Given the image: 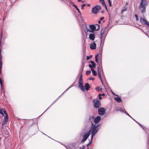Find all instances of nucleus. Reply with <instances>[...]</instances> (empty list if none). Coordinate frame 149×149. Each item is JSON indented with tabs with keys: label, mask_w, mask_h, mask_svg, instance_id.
I'll use <instances>...</instances> for the list:
<instances>
[{
	"label": "nucleus",
	"mask_w": 149,
	"mask_h": 149,
	"mask_svg": "<svg viewBox=\"0 0 149 149\" xmlns=\"http://www.w3.org/2000/svg\"><path fill=\"white\" fill-rule=\"evenodd\" d=\"M101 119V117L100 116H97L95 118H94V123L95 124H92V125L91 127V128L92 130L91 139H93L94 135L97 133L99 129V124H97V123Z\"/></svg>",
	"instance_id": "1"
},
{
	"label": "nucleus",
	"mask_w": 149,
	"mask_h": 149,
	"mask_svg": "<svg viewBox=\"0 0 149 149\" xmlns=\"http://www.w3.org/2000/svg\"><path fill=\"white\" fill-rule=\"evenodd\" d=\"M101 7L99 5L96 6H95L93 7L92 9V12L94 14H97L99 12V11L101 9Z\"/></svg>",
	"instance_id": "2"
},
{
	"label": "nucleus",
	"mask_w": 149,
	"mask_h": 149,
	"mask_svg": "<svg viewBox=\"0 0 149 149\" xmlns=\"http://www.w3.org/2000/svg\"><path fill=\"white\" fill-rule=\"evenodd\" d=\"M94 107L96 108H98L101 105L100 101L98 99H95L93 101Z\"/></svg>",
	"instance_id": "3"
},
{
	"label": "nucleus",
	"mask_w": 149,
	"mask_h": 149,
	"mask_svg": "<svg viewBox=\"0 0 149 149\" xmlns=\"http://www.w3.org/2000/svg\"><path fill=\"white\" fill-rule=\"evenodd\" d=\"M107 31H106L105 29H102L101 31L100 35L101 39H104L107 33Z\"/></svg>",
	"instance_id": "4"
},
{
	"label": "nucleus",
	"mask_w": 149,
	"mask_h": 149,
	"mask_svg": "<svg viewBox=\"0 0 149 149\" xmlns=\"http://www.w3.org/2000/svg\"><path fill=\"white\" fill-rule=\"evenodd\" d=\"M91 132H92V130H91V129L87 133H86L83 136V139L81 141L82 143H84L85 141L88 138L90 135V133Z\"/></svg>",
	"instance_id": "5"
},
{
	"label": "nucleus",
	"mask_w": 149,
	"mask_h": 149,
	"mask_svg": "<svg viewBox=\"0 0 149 149\" xmlns=\"http://www.w3.org/2000/svg\"><path fill=\"white\" fill-rule=\"evenodd\" d=\"M140 21L143 24L146 25L149 27V22L144 19L141 18L140 19Z\"/></svg>",
	"instance_id": "6"
},
{
	"label": "nucleus",
	"mask_w": 149,
	"mask_h": 149,
	"mask_svg": "<svg viewBox=\"0 0 149 149\" xmlns=\"http://www.w3.org/2000/svg\"><path fill=\"white\" fill-rule=\"evenodd\" d=\"M79 87L82 91H85V88L83 86V81H79Z\"/></svg>",
	"instance_id": "7"
},
{
	"label": "nucleus",
	"mask_w": 149,
	"mask_h": 149,
	"mask_svg": "<svg viewBox=\"0 0 149 149\" xmlns=\"http://www.w3.org/2000/svg\"><path fill=\"white\" fill-rule=\"evenodd\" d=\"M105 110L104 108H100L98 109V112L100 115L103 116L105 113Z\"/></svg>",
	"instance_id": "8"
},
{
	"label": "nucleus",
	"mask_w": 149,
	"mask_h": 149,
	"mask_svg": "<svg viewBox=\"0 0 149 149\" xmlns=\"http://www.w3.org/2000/svg\"><path fill=\"white\" fill-rule=\"evenodd\" d=\"M148 6V3L146 0H141L139 6L146 7Z\"/></svg>",
	"instance_id": "9"
},
{
	"label": "nucleus",
	"mask_w": 149,
	"mask_h": 149,
	"mask_svg": "<svg viewBox=\"0 0 149 149\" xmlns=\"http://www.w3.org/2000/svg\"><path fill=\"white\" fill-rule=\"evenodd\" d=\"M139 10L142 13H143L146 12V7L139 6Z\"/></svg>",
	"instance_id": "10"
},
{
	"label": "nucleus",
	"mask_w": 149,
	"mask_h": 149,
	"mask_svg": "<svg viewBox=\"0 0 149 149\" xmlns=\"http://www.w3.org/2000/svg\"><path fill=\"white\" fill-rule=\"evenodd\" d=\"M96 48V45L95 42H93V43L91 44L90 46V48L91 49H95Z\"/></svg>",
	"instance_id": "11"
},
{
	"label": "nucleus",
	"mask_w": 149,
	"mask_h": 149,
	"mask_svg": "<svg viewBox=\"0 0 149 149\" xmlns=\"http://www.w3.org/2000/svg\"><path fill=\"white\" fill-rule=\"evenodd\" d=\"M90 63L92 64V65L91 64H90L89 65V67L91 68H95L96 67V65L95 62L93 61H90Z\"/></svg>",
	"instance_id": "12"
},
{
	"label": "nucleus",
	"mask_w": 149,
	"mask_h": 149,
	"mask_svg": "<svg viewBox=\"0 0 149 149\" xmlns=\"http://www.w3.org/2000/svg\"><path fill=\"white\" fill-rule=\"evenodd\" d=\"M94 117L93 116H90L88 119V122L91 123V125H92V124H94L93 121H94Z\"/></svg>",
	"instance_id": "13"
},
{
	"label": "nucleus",
	"mask_w": 149,
	"mask_h": 149,
	"mask_svg": "<svg viewBox=\"0 0 149 149\" xmlns=\"http://www.w3.org/2000/svg\"><path fill=\"white\" fill-rule=\"evenodd\" d=\"M99 69H100V67H99V66L97 67V69H98L97 71H98V76L100 79V80H101V81L102 82V77H101V73L100 71L99 70Z\"/></svg>",
	"instance_id": "14"
},
{
	"label": "nucleus",
	"mask_w": 149,
	"mask_h": 149,
	"mask_svg": "<svg viewBox=\"0 0 149 149\" xmlns=\"http://www.w3.org/2000/svg\"><path fill=\"white\" fill-rule=\"evenodd\" d=\"M89 38L90 40H93L95 38V35L93 34H90L89 36Z\"/></svg>",
	"instance_id": "15"
},
{
	"label": "nucleus",
	"mask_w": 149,
	"mask_h": 149,
	"mask_svg": "<svg viewBox=\"0 0 149 149\" xmlns=\"http://www.w3.org/2000/svg\"><path fill=\"white\" fill-rule=\"evenodd\" d=\"M85 89L86 91H88L90 88V86L88 83H86L85 84Z\"/></svg>",
	"instance_id": "16"
},
{
	"label": "nucleus",
	"mask_w": 149,
	"mask_h": 149,
	"mask_svg": "<svg viewBox=\"0 0 149 149\" xmlns=\"http://www.w3.org/2000/svg\"><path fill=\"white\" fill-rule=\"evenodd\" d=\"M96 26H97L98 28H100V26L98 24H96L95 25H89V28H96Z\"/></svg>",
	"instance_id": "17"
},
{
	"label": "nucleus",
	"mask_w": 149,
	"mask_h": 149,
	"mask_svg": "<svg viewBox=\"0 0 149 149\" xmlns=\"http://www.w3.org/2000/svg\"><path fill=\"white\" fill-rule=\"evenodd\" d=\"M115 99L118 103H120L122 102V100L120 97H115Z\"/></svg>",
	"instance_id": "18"
},
{
	"label": "nucleus",
	"mask_w": 149,
	"mask_h": 149,
	"mask_svg": "<svg viewBox=\"0 0 149 149\" xmlns=\"http://www.w3.org/2000/svg\"><path fill=\"white\" fill-rule=\"evenodd\" d=\"M91 70L92 71L93 74L95 76H96L97 75V73L93 68L91 69Z\"/></svg>",
	"instance_id": "19"
},
{
	"label": "nucleus",
	"mask_w": 149,
	"mask_h": 149,
	"mask_svg": "<svg viewBox=\"0 0 149 149\" xmlns=\"http://www.w3.org/2000/svg\"><path fill=\"white\" fill-rule=\"evenodd\" d=\"M100 2L102 3L103 5H104L106 7V6L104 0H100ZM106 8H107V7Z\"/></svg>",
	"instance_id": "20"
},
{
	"label": "nucleus",
	"mask_w": 149,
	"mask_h": 149,
	"mask_svg": "<svg viewBox=\"0 0 149 149\" xmlns=\"http://www.w3.org/2000/svg\"><path fill=\"white\" fill-rule=\"evenodd\" d=\"M120 111L123 112L125 113H127V111L125 110H123L121 108H120Z\"/></svg>",
	"instance_id": "21"
},
{
	"label": "nucleus",
	"mask_w": 149,
	"mask_h": 149,
	"mask_svg": "<svg viewBox=\"0 0 149 149\" xmlns=\"http://www.w3.org/2000/svg\"><path fill=\"white\" fill-rule=\"evenodd\" d=\"M7 121L8 120H4L2 123V125H6L7 123Z\"/></svg>",
	"instance_id": "22"
},
{
	"label": "nucleus",
	"mask_w": 149,
	"mask_h": 149,
	"mask_svg": "<svg viewBox=\"0 0 149 149\" xmlns=\"http://www.w3.org/2000/svg\"><path fill=\"white\" fill-rule=\"evenodd\" d=\"M77 10L78 11L79 13V14H78V16L80 15V18H81V19H82V16H81V13L79 9L78 10Z\"/></svg>",
	"instance_id": "23"
},
{
	"label": "nucleus",
	"mask_w": 149,
	"mask_h": 149,
	"mask_svg": "<svg viewBox=\"0 0 149 149\" xmlns=\"http://www.w3.org/2000/svg\"><path fill=\"white\" fill-rule=\"evenodd\" d=\"M77 10L78 11L79 13V14H78V16L80 15V18H81V19H82V16H81V13L79 9L78 10Z\"/></svg>",
	"instance_id": "24"
},
{
	"label": "nucleus",
	"mask_w": 149,
	"mask_h": 149,
	"mask_svg": "<svg viewBox=\"0 0 149 149\" xmlns=\"http://www.w3.org/2000/svg\"><path fill=\"white\" fill-rule=\"evenodd\" d=\"M8 116L7 114L6 115L4 118V120H8Z\"/></svg>",
	"instance_id": "25"
},
{
	"label": "nucleus",
	"mask_w": 149,
	"mask_h": 149,
	"mask_svg": "<svg viewBox=\"0 0 149 149\" xmlns=\"http://www.w3.org/2000/svg\"><path fill=\"white\" fill-rule=\"evenodd\" d=\"M71 3H72V5L73 6H74V7H75V8L77 10H78L79 9V8H78L77 7V6H76L74 4V3H73V2H71Z\"/></svg>",
	"instance_id": "26"
},
{
	"label": "nucleus",
	"mask_w": 149,
	"mask_h": 149,
	"mask_svg": "<svg viewBox=\"0 0 149 149\" xmlns=\"http://www.w3.org/2000/svg\"><path fill=\"white\" fill-rule=\"evenodd\" d=\"M82 28H87L86 25L85 24H83L82 25Z\"/></svg>",
	"instance_id": "27"
},
{
	"label": "nucleus",
	"mask_w": 149,
	"mask_h": 149,
	"mask_svg": "<svg viewBox=\"0 0 149 149\" xmlns=\"http://www.w3.org/2000/svg\"><path fill=\"white\" fill-rule=\"evenodd\" d=\"M98 56V55L97 54V55H96L95 56V61L97 63H98V59H97V57Z\"/></svg>",
	"instance_id": "28"
},
{
	"label": "nucleus",
	"mask_w": 149,
	"mask_h": 149,
	"mask_svg": "<svg viewBox=\"0 0 149 149\" xmlns=\"http://www.w3.org/2000/svg\"><path fill=\"white\" fill-rule=\"evenodd\" d=\"M3 111V108L2 109H1L0 108V114H1V115H2V116H4V114L2 112Z\"/></svg>",
	"instance_id": "29"
},
{
	"label": "nucleus",
	"mask_w": 149,
	"mask_h": 149,
	"mask_svg": "<svg viewBox=\"0 0 149 149\" xmlns=\"http://www.w3.org/2000/svg\"><path fill=\"white\" fill-rule=\"evenodd\" d=\"M3 112L5 114H6H6H7L6 110L4 108H3L2 112Z\"/></svg>",
	"instance_id": "30"
},
{
	"label": "nucleus",
	"mask_w": 149,
	"mask_h": 149,
	"mask_svg": "<svg viewBox=\"0 0 149 149\" xmlns=\"http://www.w3.org/2000/svg\"><path fill=\"white\" fill-rule=\"evenodd\" d=\"M127 8L126 7H124V8L122 9V13H123L125 11H126L127 10Z\"/></svg>",
	"instance_id": "31"
},
{
	"label": "nucleus",
	"mask_w": 149,
	"mask_h": 149,
	"mask_svg": "<svg viewBox=\"0 0 149 149\" xmlns=\"http://www.w3.org/2000/svg\"><path fill=\"white\" fill-rule=\"evenodd\" d=\"M92 29V30L91 31V32H93L94 31L96 30V31H98L100 29Z\"/></svg>",
	"instance_id": "32"
},
{
	"label": "nucleus",
	"mask_w": 149,
	"mask_h": 149,
	"mask_svg": "<svg viewBox=\"0 0 149 149\" xmlns=\"http://www.w3.org/2000/svg\"><path fill=\"white\" fill-rule=\"evenodd\" d=\"M97 90L98 91H102V89L100 87H98L97 88Z\"/></svg>",
	"instance_id": "33"
},
{
	"label": "nucleus",
	"mask_w": 149,
	"mask_h": 149,
	"mask_svg": "<svg viewBox=\"0 0 149 149\" xmlns=\"http://www.w3.org/2000/svg\"><path fill=\"white\" fill-rule=\"evenodd\" d=\"M135 16L136 18V21H138L139 20V18L138 15H135Z\"/></svg>",
	"instance_id": "34"
},
{
	"label": "nucleus",
	"mask_w": 149,
	"mask_h": 149,
	"mask_svg": "<svg viewBox=\"0 0 149 149\" xmlns=\"http://www.w3.org/2000/svg\"><path fill=\"white\" fill-rule=\"evenodd\" d=\"M91 73V72L90 71H87L86 72V74L87 75H88L90 74Z\"/></svg>",
	"instance_id": "35"
},
{
	"label": "nucleus",
	"mask_w": 149,
	"mask_h": 149,
	"mask_svg": "<svg viewBox=\"0 0 149 149\" xmlns=\"http://www.w3.org/2000/svg\"><path fill=\"white\" fill-rule=\"evenodd\" d=\"M82 74H81V75L80 76V78H79V81H83L82 79Z\"/></svg>",
	"instance_id": "36"
},
{
	"label": "nucleus",
	"mask_w": 149,
	"mask_h": 149,
	"mask_svg": "<svg viewBox=\"0 0 149 149\" xmlns=\"http://www.w3.org/2000/svg\"><path fill=\"white\" fill-rule=\"evenodd\" d=\"M109 3V5L110 7H111L112 6V4L111 3V2L110 0H108Z\"/></svg>",
	"instance_id": "37"
},
{
	"label": "nucleus",
	"mask_w": 149,
	"mask_h": 149,
	"mask_svg": "<svg viewBox=\"0 0 149 149\" xmlns=\"http://www.w3.org/2000/svg\"><path fill=\"white\" fill-rule=\"evenodd\" d=\"M86 6V4H84L81 5V8L82 9H83L84 8V7Z\"/></svg>",
	"instance_id": "38"
},
{
	"label": "nucleus",
	"mask_w": 149,
	"mask_h": 149,
	"mask_svg": "<svg viewBox=\"0 0 149 149\" xmlns=\"http://www.w3.org/2000/svg\"><path fill=\"white\" fill-rule=\"evenodd\" d=\"M101 94H99V95H98L99 99L101 100V99H102V97H101Z\"/></svg>",
	"instance_id": "39"
},
{
	"label": "nucleus",
	"mask_w": 149,
	"mask_h": 149,
	"mask_svg": "<svg viewBox=\"0 0 149 149\" xmlns=\"http://www.w3.org/2000/svg\"><path fill=\"white\" fill-rule=\"evenodd\" d=\"M120 108L119 107H118L117 108H116L115 110V111H120Z\"/></svg>",
	"instance_id": "40"
},
{
	"label": "nucleus",
	"mask_w": 149,
	"mask_h": 149,
	"mask_svg": "<svg viewBox=\"0 0 149 149\" xmlns=\"http://www.w3.org/2000/svg\"><path fill=\"white\" fill-rule=\"evenodd\" d=\"M139 125L143 129H144V126H143L142 125H141V124H140V123H138Z\"/></svg>",
	"instance_id": "41"
},
{
	"label": "nucleus",
	"mask_w": 149,
	"mask_h": 149,
	"mask_svg": "<svg viewBox=\"0 0 149 149\" xmlns=\"http://www.w3.org/2000/svg\"><path fill=\"white\" fill-rule=\"evenodd\" d=\"M89 79L90 80H94V79L92 77H91L89 78Z\"/></svg>",
	"instance_id": "42"
},
{
	"label": "nucleus",
	"mask_w": 149,
	"mask_h": 149,
	"mask_svg": "<svg viewBox=\"0 0 149 149\" xmlns=\"http://www.w3.org/2000/svg\"><path fill=\"white\" fill-rule=\"evenodd\" d=\"M92 56H91V55H90V57H89L88 56H87V60H88L89 59L90 57H91Z\"/></svg>",
	"instance_id": "43"
},
{
	"label": "nucleus",
	"mask_w": 149,
	"mask_h": 149,
	"mask_svg": "<svg viewBox=\"0 0 149 149\" xmlns=\"http://www.w3.org/2000/svg\"><path fill=\"white\" fill-rule=\"evenodd\" d=\"M104 17H101L100 19V20L101 21V20H103L104 19Z\"/></svg>",
	"instance_id": "44"
},
{
	"label": "nucleus",
	"mask_w": 149,
	"mask_h": 149,
	"mask_svg": "<svg viewBox=\"0 0 149 149\" xmlns=\"http://www.w3.org/2000/svg\"><path fill=\"white\" fill-rule=\"evenodd\" d=\"M70 0H65V1H64V2H65V3H67V1H69Z\"/></svg>",
	"instance_id": "45"
},
{
	"label": "nucleus",
	"mask_w": 149,
	"mask_h": 149,
	"mask_svg": "<svg viewBox=\"0 0 149 149\" xmlns=\"http://www.w3.org/2000/svg\"><path fill=\"white\" fill-rule=\"evenodd\" d=\"M86 5L88 6H91L90 4H86Z\"/></svg>",
	"instance_id": "46"
},
{
	"label": "nucleus",
	"mask_w": 149,
	"mask_h": 149,
	"mask_svg": "<svg viewBox=\"0 0 149 149\" xmlns=\"http://www.w3.org/2000/svg\"><path fill=\"white\" fill-rule=\"evenodd\" d=\"M91 142L90 143H88V144H87V146H89V145L91 144Z\"/></svg>",
	"instance_id": "47"
},
{
	"label": "nucleus",
	"mask_w": 149,
	"mask_h": 149,
	"mask_svg": "<svg viewBox=\"0 0 149 149\" xmlns=\"http://www.w3.org/2000/svg\"><path fill=\"white\" fill-rule=\"evenodd\" d=\"M101 21L100 20L98 21V23L99 24H100L101 23Z\"/></svg>",
	"instance_id": "48"
},
{
	"label": "nucleus",
	"mask_w": 149,
	"mask_h": 149,
	"mask_svg": "<svg viewBox=\"0 0 149 149\" xmlns=\"http://www.w3.org/2000/svg\"><path fill=\"white\" fill-rule=\"evenodd\" d=\"M81 19H82V21L83 22H84V19H83V18H82V19H81Z\"/></svg>",
	"instance_id": "49"
},
{
	"label": "nucleus",
	"mask_w": 149,
	"mask_h": 149,
	"mask_svg": "<svg viewBox=\"0 0 149 149\" xmlns=\"http://www.w3.org/2000/svg\"><path fill=\"white\" fill-rule=\"evenodd\" d=\"M105 95V94L104 93H103L102 94H101V96H104Z\"/></svg>",
	"instance_id": "50"
},
{
	"label": "nucleus",
	"mask_w": 149,
	"mask_h": 149,
	"mask_svg": "<svg viewBox=\"0 0 149 149\" xmlns=\"http://www.w3.org/2000/svg\"><path fill=\"white\" fill-rule=\"evenodd\" d=\"M128 116H130V117H131L130 116V115L128 114L127 113H125Z\"/></svg>",
	"instance_id": "51"
},
{
	"label": "nucleus",
	"mask_w": 149,
	"mask_h": 149,
	"mask_svg": "<svg viewBox=\"0 0 149 149\" xmlns=\"http://www.w3.org/2000/svg\"><path fill=\"white\" fill-rule=\"evenodd\" d=\"M104 10H102L101 11V12L102 13H103L104 12Z\"/></svg>",
	"instance_id": "52"
},
{
	"label": "nucleus",
	"mask_w": 149,
	"mask_h": 149,
	"mask_svg": "<svg viewBox=\"0 0 149 149\" xmlns=\"http://www.w3.org/2000/svg\"><path fill=\"white\" fill-rule=\"evenodd\" d=\"M82 0H78V2H80V1H81Z\"/></svg>",
	"instance_id": "53"
},
{
	"label": "nucleus",
	"mask_w": 149,
	"mask_h": 149,
	"mask_svg": "<svg viewBox=\"0 0 149 149\" xmlns=\"http://www.w3.org/2000/svg\"><path fill=\"white\" fill-rule=\"evenodd\" d=\"M84 2H85V1H82V3H84Z\"/></svg>",
	"instance_id": "54"
},
{
	"label": "nucleus",
	"mask_w": 149,
	"mask_h": 149,
	"mask_svg": "<svg viewBox=\"0 0 149 149\" xmlns=\"http://www.w3.org/2000/svg\"><path fill=\"white\" fill-rule=\"evenodd\" d=\"M4 42H3L2 44L3 45L4 44Z\"/></svg>",
	"instance_id": "55"
},
{
	"label": "nucleus",
	"mask_w": 149,
	"mask_h": 149,
	"mask_svg": "<svg viewBox=\"0 0 149 149\" xmlns=\"http://www.w3.org/2000/svg\"><path fill=\"white\" fill-rule=\"evenodd\" d=\"M61 1H64V0H61Z\"/></svg>",
	"instance_id": "56"
},
{
	"label": "nucleus",
	"mask_w": 149,
	"mask_h": 149,
	"mask_svg": "<svg viewBox=\"0 0 149 149\" xmlns=\"http://www.w3.org/2000/svg\"><path fill=\"white\" fill-rule=\"evenodd\" d=\"M148 144H149V141H148Z\"/></svg>",
	"instance_id": "57"
},
{
	"label": "nucleus",
	"mask_w": 149,
	"mask_h": 149,
	"mask_svg": "<svg viewBox=\"0 0 149 149\" xmlns=\"http://www.w3.org/2000/svg\"><path fill=\"white\" fill-rule=\"evenodd\" d=\"M80 17V15H79V16Z\"/></svg>",
	"instance_id": "58"
}]
</instances>
